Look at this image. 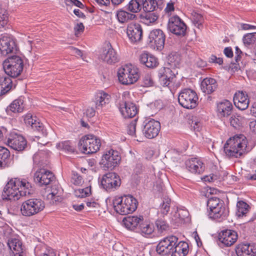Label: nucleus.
<instances>
[{"label": "nucleus", "instance_id": "603ef678", "mask_svg": "<svg viewBox=\"0 0 256 256\" xmlns=\"http://www.w3.org/2000/svg\"><path fill=\"white\" fill-rule=\"evenodd\" d=\"M91 194L90 187H86L82 189H78L74 192L75 196L78 198H85L89 196Z\"/></svg>", "mask_w": 256, "mask_h": 256}, {"label": "nucleus", "instance_id": "13d9d810", "mask_svg": "<svg viewBox=\"0 0 256 256\" xmlns=\"http://www.w3.org/2000/svg\"><path fill=\"white\" fill-rule=\"evenodd\" d=\"M58 146L64 150L70 152H74V148L69 142H64L60 143L58 144Z\"/></svg>", "mask_w": 256, "mask_h": 256}, {"label": "nucleus", "instance_id": "de8ad7c7", "mask_svg": "<svg viewBox=\"0 0 256 256\" xmlns=\"http://www.w3.org/2000/svg\"><path fill=\"white\" fill-rule=\"evenodd\" d=\"M171 203V200L168 198H164L163 200V202L160 206V212L163 215H166L168 214L170 209V205Z\"/></svg>", "mask_w": 256, "mask_h": 256}, {"label": "nucleus", "instance_id": "680f3d73", "mask_svg": "<svg viewBox=\"0 0 256 256\" xmlns=\"http://www.w3.org/2000/svg\"><path fill=\"white\" fill-rule=\"evenodd\" d=\"M144 84L145 87H150L154 86V82L150 76L148 74L146 76H145Z\"/></svg>", "mask_w": 256, "mask_h": 256}, {"label": "nucleus", "instance_id": "f704fd0d", "mask_svg": "<svg viewBox=\"0 0 256 256\" xmlns=\"http://www.w3.org/2000/svg\"><path fill=\"white\" fill-rule=\"evenodd\" d=\"M8 245L14 254L17 252L26 250L22 241L18 238H11L8 241Z\"/></svg>", "mask_w": 256, "mask_h": 256}, {"label": "nucleus", "instance_id": "473e14b6", "mask_svg": "<svg viewBox=\"0 0 256 256\" xmlns=\"http://www.w3.org/2000/svg\"><path fill=\"white\" fill-rule=\"evenodd\" d=\"M62 190L60 186L54 185L51 188V192L47 195V199L52 204L60 202L62 200Z\"/></svg>", "mask_w": 256, "mask_h": 256}, {"label": "nucleus", "instance_id": "69168bd1", "mask_svg": "<svg viewBox=\"0 0 256 256\" xmlns=\"http://www.w3.org/2000/svg\"><path fill=\"white\" fill-rule=\"evenodd\" d=\"M84 114L88 118H92L95 114V110L93 108H88L86 110Z\"/></svg>", "mask_w": 256, "mask_h": 256}, {"label": "nucleus", "instance_id": "a878e982", "mask_svg": "<svg viewBox=\"0 0 256 256\" xmlns=\"http://www.w3.org/2000/svg\"><path fill=\"white\" fill-rule=\"evenodd\" d=\"M234 102L239 110H246L249 104V100L246 92L238 91L236 92L234 96Z\"/></svg>", "mask_w": 256, "mask_h": 256}, {"label": "nucleus", "instance_id": "aec40b11", "mask_svg": "<svg viewBox=\"0 0 256 256\" xmlns=\"http://www.w3.org/2000/svg\"><path fill=\"white\" fill-rule=\"evenodd\" d=\"M158 76L160 84L163 86H168L175 81L176 75L170 68L162 67L158 70Z\"/></svg>", "mask_w": 256, "mask_h": 256}, {"label": "nucleus", "instance_id": "864d4df0", "mask_svg": "<svg viewBox=\"0 0 256 256\" xmlns=\"http://www.w3.org/2000/svg\"><path fill=\"white\" fill-rule=\"evenodd\" d=\"M71 182L76 186H80L84 182V179L77 172L72 171Z\"/></svg>", "mask_w": 256, "mask_h": 256}, {"label": "nucleus", "instance_id": "37998d69", "mask_svg": "<svg viewBox=\"0 0 256 256\" xmlns=\"http://www.w3.org/2000/svg\"><path fill=\"white\" fill-rule=\"evenodd\" d=\"M180 58L177 54H170L168 57V64L172 68H176L180 66Z\"/></svg>", "mask_w": 256, "mask_h": 256}, {"label": "nucleus", "instance_id": "79ce46f5", "mask_svg": "<svg viewBox=\"0 0 256 256\" xmlns=\"http://www.w3.org/2000/svg\"><path fill=\"white\" fill-rule=\"evenodd\" d=\"M158 16L154 11L145 12V24L150 25L155 24L158 20Z\"/></svg>", "mask_w": 256, "mask_h": 256}, {"label": "nucleus", "instance_id": "f03ea898", "mask_svg": "<svg viewBox=\"0 0 256 256\" xmlns=\"http://www.w3.org/2000/svg\"><path fill=\"white\" fill-rule=\"evenodd\" d=\"M252 148L246 137L241 134L230 138L224 146L226 154L230 158H240Z\"/></svg>", "mask_w": 256, "mask_h": 256}, {"label": "nucleus", "instance_id": "bf43d9fd", "mask_svg": "<svg viewBox=\"0 0 256 256\" xmlns=\"http://www.w3.org/2000/svg\"><path fill=\"white\" fill-rule=\"evenodd\" d=\"M45 250L39 256H56V252L50 248H46L44 247Z\"/></svg>", "mask_w": 256, "mask_h": 256}, {"label": "nucleus", "instance_id": "bb28decb", "mask_svg": "<svg viewBox=\"0 0 256 256\" xmlns=\"http://www.w3.org/2000/svg\"><path fill=\"white\" fill-rule=\"evenodd\" d=\"M233 106L232 104L228 100H224L217 104L218 115L220 118L227 117L232 112Z\"/></svg>", "mask_w": 256, "mask_h": 256}, {"label": "nucleus", "instance_id": "0e129e2a", "mask_svg": "<svg viewBox=\"0 0 256 256\" xmlns=\"http://www.w3.org/2000/svg\"><path fill=\"white\" fill-rule=\"evenodd\" d=\"M154 154V148H146V159H150Z\"/></svg>", "mask_w": 256, "mask_h": 256}, {"label": "nucleus", "instance_id": "4be33fe9", "mask_svg": "<svg viewBox=\"0 0 256 256\" xmlns=\"http://www.w3.org/2000/svg\"><path fill=\"white\" fill-rule=\"evenodd\" d=\"M237 232L232 230H226L222 231L218 234V240L226 246L233 245L237 240Z\"/></svg>", "mask_w": 256, "mask_h": 256}, {"label": "nucleus", "instance_id": "4468645a", "mask_svg": "<svg viewBox=\"0 0 256 256\" xmlns=\"http://www.w3.org/2000/svg\"><path fill=\"white\" fill-rule=\"evenodd\" d=\"M168 29L170 32L177 36H184L186 34L187 26L180 17L175 16L169 18Z\"/></svg>", "mask_w": 256, "mask_h": 256}, {"label": "nucleus", "instance_id": "a19ab883", "mask_svg": "<svg viewBox=\"0 0 256 256\" xmlns=\"http://www.w3.org/2000/svg\"><path fill=\"white\" fill-rule=\"evenodd\" d=\"M224 206L222 200L217 197H212L210 198L207 202V206L208 210L215 208L217 207H221Z\"/></svg>", "mask_w": 256, "mask_h": 256}, {"label": "nucleus", "instance_id": "423d86ee", "mask_svg": "<svg viewBox=\"0 0 256 256\" xmlns=\"http://www.w3.org/2000/svg\"><path fill=\"white\" fill-rule=\"evenodd\" d=\"M44 207V202L41 199L30 198L22 203L20 212L24 216H32L41 212Z\"/></svg>", "mask_w": 256, "mask_h": 256}, {"label": "nucleus", "instance_id": "cd10ccee", "mask_svg": "<svg viewBox=\"0 0 256 256\" xmlns=\"http://www.w3.org/2000/svg\"><path fill=\"white\" fill-rule=\"evenodd\" d=\"M100 58L108 64H115L118 61V56L111 45L108 46V48L103 51Z\"/></svg>", "mask_w": 256, "mask_h": 256}, {"label": "nucleus", "instance_id": "5fc2aeb1", "mask_svg": "<svg viewBox=\"0 0 256 256\" xmlns=\"http://www.w3.org/2000/svg\"><path fill=\"white\" fill-rule=\"evenodd\" d=\"M156 224L158 231L160 232L168 230L169 226L164 220L162 219L158 220L156 221Z\"/></svg>", "mask_w": 256, "mask_h": 256}, {"label": "nucleus", "instance_id": "f3484780", "mask_svg": "<svg viewBox=\"0 0 256 256\" xmlns=\"http://www.w3.org/2000/svg\"><path fill=\"white\" fill-rule=\"evenodd\" d=\"M24 120L26 126L34 131L39 132L44 136L47 135L48 132L44 124L40 122L36 117L33 116L31 114L28 113L24 116Z\"/></svg>", "mask_w": 256, "mask_h": 256}, {"label": "nucleus", "instance_id": "412c9836", "mask_svg": "<svg viewBox=\"0 0 256 256\" xmlns=\"http://www.w3.org/2000/svg\"><path fill=\"white\" fill-rule=\"evenodd\" d=\"M142 28L139 24L132 22L127 26L126 34L132 43H137L142 40Z\"/></svg>", "mask_w": 256, "mask_h": 256}, {"label": "nucleus", "instance_id": "393cba45", "mask_svg": "<svg viewBox=\"0 0 256 256\" xmlns=\"http://www.w3.org/2000/svg\"><path fill=\"white\" fill-rule=\"evenodd\" d=\"M160 128V122L154 120H150L145 124V137L150 139L156 137Z\"/></svg>", "mask_w": 256, "mask_h": 256}, {"label": "nucleus", "instance_id": "e433bc0d", "mask_svg": "<svg viewBox=\"0 0 256 256\" xmlns=\"http://www.w3.org/2000/svg\"><path fill=\"white\" fill-rule=\"evenodd\" d=\"M144 6V0H131L126 6L127 10L133 13L139 12Z\"/></svg>", "mask_w": 256, "mask_h": 256}, {"label": "nucleus", "instance_id": "2eb2a0df", "mask_svg": "<svg viewBox=\"0 0 256 256\" xmlns=\"http://www.w3.org/2000/svg\"><path fill=\"white\" fill-rule=\"evenodd\" d=\"M121 157L118 152L110 150L103 154L100 164L104 168L112 170L118 166Z\"/></svg>", "mask_w": 256, "mask_h": 256}, {"label": "nucleus", "instance_id": "2f4dec72", "mask_svg": "<svg viewBox=\"0 0 256 256\" xmlns=\"http://www.w3.org/2000/svg\"><path fill=\"white\" fill-rule=\"evenodd\" d=\"M228 214V210L225 206L217 207L208 210V216L210 218L214 220L224 219Z\"/></svg>", "mask_w": 256, "mask_h": 256}, {"label": "nucleus", "instance_id": "58836bf2", "mask_svg": "<svg viewBox=\"0 0 256 256\" xmlns=\"http://www.w3.org/2000/svg\"><path fill=\"white\" fill-rule=\"evenodd\" d=\"M10 156V151L5 147L0 146V167H4Z\"/></svg>", "mask_w": 256, "mask_h": 256}, {"label": "nucleus", "instance_id": "72a5a7b5", "mask_svg": "<svg viewBox=\"0 0 256 256\" xmlns=\"http://www.w3.org/2000/svg\"><path fill=\"white\" fill-rule=\"evenodd\" d=\"M12 86V82L10 77L0 74V96L8 92Z\"/></svg>", "mask_w": 256, "mask_h": 256}, {"label": "nucleus", "instance_id": "e2e57ef3", "mask_svg": "<svg viewBox=\"0 0 256 256\" xmlns=\"http://www.w3.org/2000/svg\"><path fill=\"white\" fill-rule=\"evenodd\" d=\"M174 10V3L170 2L168 3L166 8L164 9V11L168 14H170L171 12Z\"/></svg>", "mask_w": 256, "mask_h": 256}, {"label": "nucleus", "instance_id": "7ed1b4c3", "mask_svg": "<svg viewBox=\"0 0 256 256\" xmlns=\"http://www.w3.org/2000/svg\"><path fill=\"white\" fill-rule=\"evenodd\" d=\"M113 206L116 213L126 215L134 212L138 206V201L132 196H116L112 200Z\"/></svg>", "mask_w": 256, "mask_h": 256}, {"label": "nucleus", "instance_id": "20e7f679", "mask_svg": "<svg viewBox=\"0 0 256 256\" xmlns=\"http://www.w3.org/2000/svg\"><path fill=\"white\" fill-rule=\"evenodd\" d=\"M119 82L123 85H130L136 82L140 74L138 68L130 64H125L120 67L117 71Z\"/></svg>", "mask_w": 256, "mask_h": 256}, {"label": "nucleus", "instance_id": "39448f33", "mask_svg": "<svg viewBox=\"0 0 256 256\" xmlns=\"http://www.w3.org/2000/svg\"><path fill=\"white\" fill-rule=\"evenodd\" d=\"M2 66L7 75L12 78H16L22 72L24 66V60L20 56L14 55L4 60Z\"/></svg>", "mask_w": 256, "mask_h": 256}, {"label": "nucleus", "instance_id": "6ab92c4d", "mask_svg": "<svg viewBox=\"0 0 256 256\" xmlns=\"http://www.w3.org/2000/svg\"><path fill=\"white\" fill-rule=\"evenodd\" d=\"M7 144L12 149L22 151L26 148V141L22 135L12 132L8 137Z\"/></svg>", "mask_w": 256, "mask_h": 256}, {"label": "nucleus", "instance_id": "dca6fc26", "mask_svg": "<svg viewBox=\"0 0 256 256\" xmlns=\"http://www.w3.org/2000/svg\"><path fill=\"white\" fill-rule=\"evenodd\" d=\"M122 222L128 230H136V232L140 233L142 236H144V221L142 216L126 217L123 219Z\"/></svg>", "mask_w": 256, "mask_h": 256}, {"label": "nucleus", "instance_id": "6e6d98bb", "mask_svg": "<svg viewBox=\"0 0 256 256\" xmlns=\"http://www.w3.org/2000/svg\"><path fill=\"white\" fill-rule=\"evenodd\" d=\"M157 6L156 0H145V12L154 11Z\"/></svg>", "mask_w": 256, "mask_h": 256}, {"label": "nucleus", "instance_id": "ddd939ff", "mask_svg": "<svg viewBox=\"0 0 256 256\" xmlns=\"http://www.w3.org/2000/svg\"><path fill=\"white\" fill-rule=\"evenodd\" d=\"M178 238L176 236L170 235L162 239L156 246V250L162 256H168L170 254L174 246L177 244Z\"/></svg>", "mask_w": 256, "mask_h": 256}, {"label": "nucleus", "instance_id": "09e8293b", "mask_svg": "<svg viewBox=\"0 0 256 256\" xmlns=\"http://www.w3.org/2000/svg\"><path fill=\"white\" fill-rule=\"evenodd\" d=\"M192 18L195 26L200 29L202 28V24L204 21V19L202 14L195 12H193Z\"/></svg>", "mask_w": 256, "mask_h": 256}, {"label": "nucleus", "instance_id": "c85d7f7f", "mask_svg": "<svg viewBox=\"0 0 256 256\" xmlns=\"http://www.w3.org/2000/svg\"><path fill=\"white\" fill-rule=\"evenodd\" d=\"M188 244L184 241L178 242L168 256H186L188 252Z\"/></svg>", "mask_w": 256, "mask_h": 256}, {"label": "nucleus", "instance_id": "9b49d317", "mask_svg": "<svg viewBox=\"0 0 256 256\" xmlns=\"http://www.w3.org/2000/svg\"><path fill=\"white\" fill-rule=\"evenodd\" d=\"M165 39L164 32L160 29H156L150 32L146 43L152 49L160 50L164 48Z\"/></svg>", "mask_w": 256, "mask_h": 256}, {"label": "nucleus", "instance_id": "9d476101", "mask_svg": "<svg viewBox=\"0 0 256 256\" xmlns=\"http://www.w3.org/2000/svg\"><path fill=\"white\" fill-rule=\"evenodd\" d=\"M18 50L16 39L8 34L0 36V52L4 56L8 54H16Z\"/></svg>", "mask_w": 256, "mask_h": 256}, {"label": "nucleus", "instance_id": "ea45409f", "mask_svg": "<svg viewBox=\"0 0 256 256\" xmlns=\"http://www.w3.org/2000/svg\"><path fill=\"white\" fill-rule=\"evenodd\" d=\"M237 211L236 214L238 217L246 216L248 212L249 206L243 201H240L237 203Z\"/></svg>", "mask_w": 256, "mask_h": 256}, {"label": "nucleus", "instance_id": "338daca9", "mask_svg": "<svg viewBox=\"0 0 256 256\" xmlns=\"http://www.w3.org/2000/svg\"><path fill=\"white\" fill-rule=\"evenodd\" d=\"M142 164H138L134 170V172L136 175L138 176L142 174Z\"/></svg>", "mask_w": 256, "mask_h": 256}, {"label": "nucleus", "instance_id": "49530a36", "mask_svg": "<svg viewBox=\"0 0 256 256\" xmlns=\"http://www.w3.org/2000/svg\"><path fill=\"white\" fill-rule=\"evenodd\" d=\"M243 118L238 114H233L230 119V125L236 128L239 127L242 124Z\"/></svg>", "mask_w": 256, "mask_h": 256}, {"label": "nucleus", "instance_id": "c9c22d12", "mask_svg": "<svg viewBox=\"0 0 256 256\" xmlns=\"http://www.w3.org/2000/svg\"><path fill=\"white\" fill-rule=\"evenodd\" d=\"M116 17L120 23L124 24L133 20L136 18L134 14L129 13L124 10H118L116 12Z\"/></svg>", "mask_w": 256, "mask_h": 256}, {"label": "nucleus", "instance_id": "a18cd8bd", "mask_svg": "<svg viewBox=\"0 0 256 256\" xmlns=\"http://www.w3.org/2000/svg\"><path fill=\"white\" fill-rule=\"evenodd\" d=\"M243 42L246 46L254 44L256 40V32L247 34L243 36Z\"/></svg>", "mask_w": 256, "mask_h": 256}, {"label": "nucleus", "instance_id": "774afa93", "mask_svg": "<svg viewBox=\"0 0 256 256\" xmlns=\"http://www.w3.org/2000/svg\"><path fill=\"white\" fill-rule=\"evenodd\" d=\"M84 28V26L82 22L77 24L74 27V30L76 34L83 32Z\"/></svg>", "mask_w": 256, "mask_h": 256}, {"label": "nucleus", "instance_id": "a211bd4d", "mask_svg": "<svg viewBox=\"0 0 256 256\" xmlns=\"http://www.w3.org/2000/svg\"><path fill=\"white\" fill-rule=\"evenodd\" d=\"M55 179L54 174L48 170L40 168L34 174V180L40 186H46L50 184Z\"/></svg>", "mask_w": 256, "mask_h": 256}, {"label": "nucleus", "instance_id": "8fccbe9b", "mask_svg": "<svg viewBox=\"0 0 256 256\" xmlns=\"http://www.w3.org/2000/svg\"><path fill=\"white\" fill-rule=\"evenodd\" d=\"M145 55H146V60L145 61V66L149 68H156L158 64L157 58L152 55L148 56L146 53Z\"/></svg>", "mask_w": 256, "mask_h": 256}, {"label": "nucleus", "instance_id": "b1692460", "mask_svg": "<svg viewBox=\"0 0 256 256\" xmlns=\"http://www.w3.org/2000/svg\"><path fill=\"white\" fill-rule=\"evenodd\" d=\"M186 168L193 174H202L205 169V166L202 162L198 158H194L186 162Z\"/></svg>", "mask_w": 256, "mask_h": 256}, {"label": "nucleus", "instance_id": "6e6552de", "mask_svg": "<svg viewBox=\"0 0 256 256\" xmlns=\"http://www.w3.org/2000/svg\"><path fill=\"white\" fill-rule=\"evenodd\" d=\"M119 110L124 118H132L137 114L138 110L136 105L130 102L129 92L125 91L122 93V100L119 104Z\"/></svg>", "mask_w": 256, "mask_h": 256}, {"label": "nucleus", "instance_id": "0eeeda50", "mask_svg": "<svg viewBox=\"0 0 256 256\" xmlns=\"http://www.w3.org/2000/svg\"><path fill=\"white\" fill-rule=\"evenodd\" d=\"M78 144L80 148L84 153L90 154L100 150L101 141L98 138L93 134H87L82 138Z\"/></svg>", "mask_w": 256, "mask_h": 256}, {"label": "nucleus", "instance_id": "c756f323", "mask_svg": "<svg viewBox=\"0 0 256 256\" xmlns=\"http://www.w3.org/2000/svg\"><path fill=\"white\" fill-rule=\"evenodd\" d=\"M110 98V94L103 91L96 93L94 101L96 109H102L104 106L109 103Z\"/></svg>", "mask_w": 256, "mask_h": 256}, {"label": "nucleus", "instance_id": "f257e3e1", "mask_svg": "<svg viewBox=\"0 0 256 256\" xmlns=\"http://www.w3.org/2000/svg\"><path fill=\"white\" fill-rule=\"evenodd\" d=\"M31 184L26 179L14 178L11 179L4 188L2 196L3 199L18 200L32 193Z\"/></svg>", "mask_w": 256, "mask_h": 256}, {"label": "nucleus", "instance_id": "7c9ffc66", "mask_svg": "<svg viewBox=\"0 0 256 256\" xmlns=\"http://www.w3.org/2000/svg\"><path fill=\"white\" fill-rule=\"evenodd\" d=\"M217 86L216 80L212 78H206L201 82V89L206 94H210L215 91Z\"/></svg>", "mask_w": 256, "mask_h": 256}, {"label": "nucleus", "instance_id": "4d7b16f0", "mask_svg": "<svg viewBox=\"0 0 256 256\" xmlns=\"http://www.w3.org/2000/svg\"><path fill=\"white\" fill-rule=\"evenodd\" d=\"M154 226L153 224H146L145 226V238H152L154 236Z\"/></svg>", "mask_w": 256, "mask_h": 256}, {"label": "nucleus", "instance_id": "c03bdc74", "mask_svg": "<svg viewBox=\"0 0 256 256\" xmlns=\"http://www.w3.org/2000/svg\"><path fill=\"white\" fill-rule=\"evenodd\" d=\"M162 102L160 100H156L154 102H152L147 105L148 108L146 110L148 114L153 116L150 112H148L150 109L152 110V112L156 113L158 110H160L162 108Z\"/></svg>", "mask_w": 256, "mask_h": 256}, {"label": "nucleus", "instance_id": "052dcab7", "mask_svg": "<svg viewBox=\"0 0 256 256\" xmlns=\"http://www.w3.org/2000/svg\"><path fill=\"white\" fill-rule=\"evenodd\" d=\"M136 120H134L128 125V132L130 135H132L136 132Z\"/></svg>", "mask_w": 256, "mask_h": 256}, {"label": "nucleus", "instance_id": "5701e85b", "mask_svg": "<svg viewBox=\"0 0 256 256\" xmlns=\"http://www.w3.org/2000/svg\"><path fill=\"white\" fill-rule=\"evenodd\" d=\"M238 256H256V244H240L236 248Z\"/></svg>", "mask_w": 256, "mask_h": 256}, {"label": "nucleus", "instance_id": "3c124183", "mask_svg": "<svg viewBox=\"0 0 256 256\" xmlns=\"http://www.w3.org/2000/svg\"><path fill=\"white\" fill-rule=\"evenodd\" d=\"M8 13L4 8H0V28H4L8 22Z\"/></svg>", "mask_w": 256, "mask_h": 256}, {"label": "nucleus", "instance_id": "1a4fd4ad", "mask_svg": "<svg viewBox=\"0 0 256 256\" xmlns=\"http://www.w3.org/2000/svg\"><path fill=\"white\" fill-rule=\"evenodd\" d=\"M178 101L184 108L192 109L198 105V96L195 91L190 88H184L180 92Z\"/></svg>", "mask_w": 256, "mask_h": 256}, {"label": "nucleus", "instance_id": "4c0bfd02", "mask_svg": "<svg viewBox=\"0 0 256 256\" xmlns=\"http://www.w3.org/2000/svg\"><path fill=\"white\" fill-rule=\"evenodd\" d=\"M24 108V102L21 98H18L14 100L8 108V110L12 112H21Z\"/></svg>", "mask_w": 256, "mask_h": 256}, {"label": "nucleus", "instance_id": "f8f14e48", "mask_svg": "<svg viewBox=\"0 0 256 256\" xmlns=\"http://www.w3.org/2000/svg\"><path fill=\"white\" fill-rule=\"evenodd\" d=\"M100 184L107 192H112L118 189L121 184L120 176L114 172H108L103 176Z\"/></svg>", "mask_w": 256, "mask_h": 256}]
</instances>
